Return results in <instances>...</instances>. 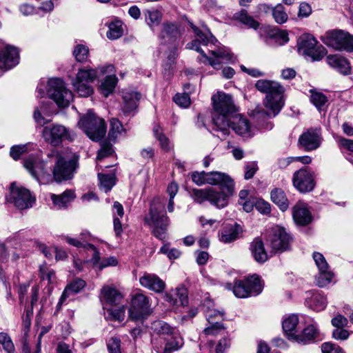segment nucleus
Masks as SVG:
<instances>
[{"label":"nucleus","instance_id":"f257e3e1","mask_svg":"<svg viewBox=\"0 0 353 353\" xmlns=\"http://www.w3.org/2000/svg\"><path fill=\"white\" fill-rule=\"evenodd\" d=\"M208 184L219 185L220 191L213 188L203 189L192 188L189 190V194L194 202L201 204L205 201L219 209L228 205L229 198L234 194V183L233 179L227 174L214 171L208 172Z\"/></svg>","mask_w":353,"mask_h":353},{"label":"nucleus","instance_id":"f03ea898","mask_svg":"<svg viewBox=\"0 0 353 353\" xmlns=\"http://www.w3.org/2000/svg\"><path fill=\"white\" fill-rule=\"evenodd\" d=\"M165 199L154 198L148 213L143 219L144 224L149 227L151 233L157 239L163 240L170 225V219L165 211Z\"/></svg>","mask_w":353,"mask_h":353},{"label":"nucleus","instance_id":"7ed1b4c3","mask_svg":"<svg viewBox=\"0 0 353 353\" xmlns=\"http://www.w3.org/2000/svg\"><path fill=\"white\" fill-rule=\"evenodd\" d=\"M214 113L212 121L216 130H219L224 135L228 134V119L236 110L232 97L222 92H219L212 97Z\"/></svg>","mask_w":353,"mask_h":353},{"label":"nucleus","instance_id":"20e7f679","mask_svg":"<svg viewBox=\"0 0 353 353\" xmlns=\"http://www.w3.org/2000/svg\"><path fill=\"white\" fill-rule=\"evenodd\" d=\"M256 88L262 93L266 94L263 101L268 110L265 112L268 117L276 116L284 105L283 87L278 82L266 79H259L255 83Z\"/></svg>","mask_w":353,"mask_h":353},{"label":"nucleus","instance_id":"39448f33","mask_svg":"<svg viewBox=\"0 0 353 353\" xmlns=\"http://www.w3.org/2000/svg\"><path fill=\"white\" fill-rule=\"evenodd\" d=\"M48 157L54 159V161L52 174L55 181L60 183L73 177L78 160L75 156L69 157L53 150L48 154Z\"/></svg>","mask_w":353,"mask_h":353},{"label":"nucleus","instance_id":"423d86ee","mask_svg":"<svg viewBox=\"0 0 353 353\" xmlns=\"http://www.w3.org/2000/svg\"><path fill=\"white\" fill-rule=\"evenodd\" d=\"M79 127L92 141H101L106 133L104 119L99 117L92 110L82 116L78 122Z\"/></svg>","mask_w":353,"mask_h":353},{"label":"nucleus","instance_id":"0eeeda50","mask_svg":"<svg viewBox=\"0 0 353 353\" xmlns=\"http://www.w3.org/2000/svg\"><path fill=\"white\" fill-rule=\"evenodd\" d=\"M322 42L339 51L353 52V35L342 30H332L321 37Z\"/></svg>","mask_w":353,"mask_h":353},{"label":"nucleus","instance_id":"6e6552de","mask_svg":"<svg viewBox=\"0 0 353 353\" xmlns=\"http://www.w3.org/2000/svg\"><path fill=\"white\" fill-rule=\"evenodd\" d=\"M41 134L44 141L54 147L59 146L66 141L71 142L74 139V134L72 131L59 123H52L44 126Z\"/></svg>","mask_w":353,"mask_h":353},{"label":"nucleus","instance_id":"1a4fd4ad","mask_svg":"<svg viewBox=\"0 0 353 353\" xmlns=\"http://www.w3.org/2000/svg\"><path fill=\"white\" fill-rule=\"evenodd\" d=\"M297 48L299 54L310 57L313 61L321 60L327 54L326 49L322 45H318L316 39L310 34L299 37Z\"/></svg>","mask_w":353,"mask_h":353},{"label":"nucleus","instance_id":"9d476101","mask_svg":"<svg viewBox=\"0 0 353 353\" xmlns=\"http://www.w3.org/2000/svg\"><path fill=\"white\" fill-rule=\"evenodd\" d=\"M263 285L260 277L256 274L243 280L235 281L232 288L234 295L238 298L257 296L261 293Z\"/></svg>","mask_w":353,"mask_h":353},{"label":"nucleus","instance_id":"9b49d317","mask_svg":"<svg viewBox=\"0 0 353 353\" xmlns=\"http://www.w3.org/2000/svg\"><path fill=\"white\" fill-rule=\"evenodd\" d=\"M48 94L59 107H67L72 99V94L68 90L61 79H50L48 81Z\"/></svg>","mask_w":353,"mask_h":353},{"label":"nucleus","instance_id":"f8f14e48","mask_svg":"<svg viewBox=\"0 0 353 353\" xmlns=\"http://www.w3.org/2000/svg\"><path fill=\"white\" fill-rule=\"evenodd\" d=\"M316 173L310 168L304 166L294 172L292 183L301 193L312 192L316 186Z\"/></svg>","mask_w":353,"mask_h":353},{"label":"nucleus","instance_id":"ddd939ff","mask_svg":"<svg viewBox=\"0 0 353 353\" xmlns=\"http://www.w3.org/2000/svg\"><path fill=\"white\" fill-rule=\"evenodd\" d=\"M7 200L13 203L17 208L22 210L32 208L35 202V197L28 189L15 186L14 183H12Z\"/></svg>","mask_w":353,"mask_h":353},{"label":"nucleus","instance_id":"4468645a","mask_svg":"<svg viewBox=\"0 0 353 353\" xmlns=\"http://www.w3.org/2000/svg\"><path fill=\"white\" fill-rule=\"evenodd\" d=\"M149 299L141 293L135 294L132 296L131 305L129 308V318L134 321H142L150 314Z\"/></svg>","mask_w":353,"mask_h":353},{"label":"nucleus","instance_id":"2eb2a0df","mask_svg":"<svg viewBox=\"0 0 353 353\" xmlns=\"http://www.w3.org/2000/svg\"><path fill=\"white\" fill-rule=\"evenodd\" d=\"M151 343L153 349L157 353H173L183 345V338L176 331L163 341L154 337L151 339Z\"/></svg>","mask_w":353,"mask_h":353},{"label":"nucleus","instance_id":"dca6fc26","mask_svg":"<svg viewBox=\"0 0 353 353\" xmlns=\"http://www.w3.org/2000/svg\"><path fill=\"white\" fill-rule=\"evenodd\" d=\"M269 241L273 251L282 252L289 249L292 237L285 228L276 226L272 229Z\"/></svg>","mask_w":353,"mask_h":353},{"label":"nucleus","instance_id":"f3484780","mask_svg":"<svg viewBox=\"0 0 353 353\" xmlns=\"http://www.w3.org/2000/svg\"><path fill=\"white\" fill-rule=\"evenodd\" d=\"M321 128H310L299 138V143L306 151L317 149L321 143Z\"/></svg>","mask_w":353,"mask_h":353},{"label":"nucleus","instance_id":"a211bd4d","mask_svg":"<svg viewBox=\"0 0 353 353\" xmlns=\"http://www.w3.org/2000/svg\"><path fill=\"white\" fill-rule=\"evenodd\" d=\"M19 62V52L13 46H8L0 50V69L8 70Z\"/></svg>","mask_w":353,"mask_h":353},{"label":"nucleus","instance_id":"6ab92c4d","mask_svg":"<svg viewBox=\"0 0 353 353\" xmlns=\"http://www.w3.org/2000/svg\"><path fill=\"white\" fill-rule=\"evenodd\" d=\"M23 166L37 181H40V177H43L48 174L45 168L44 161L33 154L24 159Z\"/></svg>","mask_w":353,"mask_h":353},{"label":"nucleus","instance_id":"aec40b11","mask_svg":"<svg viewBox=\"0 0 353 353\" xmlns=\"http://www.w3.org/2000/svg\"><path fill=\"white\" fill-rule=\"evenodd\" d=\"M141 97V94L135 91H123L122 94L123 104L121 110L125 116L134 115L138 106V102Z\"/></svg>","mask_w":353,"mask_h":353},{"label":"nucleus","instance_id":"412c9836","mask_svg":"<svg viewBox=\"0 0 353 353\" xmlns=\"http://www.w3.org/2000/svg\"><path fill=\"white\" fill-rule=\"evenodd\" d=\"M101 299L106 306L113 307L122 303L123 296L115 288L105 285L101 290Z\"/></svg>","mask_w":353,"mask_h":353},{"label":"nucleus","instance_id":"4be33fe9","mask_svg":"<svg viewBox=\"0 0 353 353\" xmlns=\"http://www.w3.org/2000/svg\"><path fill=\"white\" fill-rule=\"evenodd\" d=\"M139 283L143 287L157 293L162 292L165 288V282L154 274L145 273L139 278Z\"/></svg>","mask_w":353,"mask_h":353},{"label":"nucleus","instance_id":"5701e85b","mask_svg":"<svg viewBox=\"0 0 353 353\" xmlns=\"http://www.w3.org/2000/svg\"><path fill=\"white\" fill-rule=\"evenodd\" d=\"M152 339L157 337L161 340L166 339L176 332L174 327L170 325L168 323L161 321H154L150 325Z\"/></svg>","mask_w":353,"mask_h":353},{"label":"nucleus","instance_id":"b1692460","mask_svg":"<svg viewBox=\"0 0 353 353\" xmlns=\"http://www.w3.org/2000/svg\"><path fill=\"white\" fill-rule=\"evenodd\" d=\"M228 129L232 128L241 136H250V123L248 119L241 114H234L228 119Z\"/></svg>","mask_w":353,"mask_h":353},{"label":"nucleus","instance_id":"393cba45","mask_svg":"<svg viewBox=\"0 0 353 353\" xmlns=\"http://www.w3.org/2000/svg\"><path fill=\"white\" fill-rule=\"evenodd\" d=\"M292 216L295 223L300 225H306L312 221V215L307 205L298 202L292 208Z\"/></svg>","mask_w":353,"mask_h":353},{"label":"nucleus","instance_id":"a878e982","mask_svg":"<svg viewBox=\"0 0 353 353\" xmlns=\"http://www.w3.org/2000/svg\"><path fill=\"white\" fill-rule=\"evenodd\" d=\"M326 61L330 67L342 74L347 75L351 72V67L349 61L341 55H329L326 58Z\"/></svg>","mask_w":353,"mask_h":353},{"label":"nucleus","instance_id":"bb28decb","mask_svg":"<svg viewBox=\"0 0 353 353\" xmlns=\"http://www.w3.org/2000/svg\"><path fill=\"white\" fill-rule=\"evenodd\" d=\"M250 250L252 256L256 262L263 263L268 261V255L265 250L264 243L261 238L256 237L250 243Z\"/></svg>","mask_w":353,"mask_h":353},{"label":"nucleus","instance_id":"cd10ccee","mask_svg":"<svg viewBox=\"0 0 353 353\" xmlns=\"http://www.w3.org/2000/svg\"><path fill=\"white\" fill-rule=\"evenodd\" d=\"M165 300L171 305L185 306L188 303V290L184 287L177 288L165 295Z\"/></svg>","mask_w":353,"mask_h":353},{"label":"nucleus","instance_id":"c85d7f7f","mask_svg":"<svg viewBox=\"0 0 353 353\" xmlns=\"http://www.w3.org/2000/svg\"><path fill=\"white\" fill-rule=\"evenodd\" d=\"M319 332L314 325H310L300 334L294 336V341L301 344H307L319 338Z\"/></svg>","mask_w":353,"mask_h":353},{"label":"nucleus","instance_id":"c756f323","mask_svg":"<svg viewBox=\"0 0 353 353\" xmlns=\"http://www.w3.org/2000/svg\"><path fill=\"white\" fill-rule=\"evenodd\" d=\"M181 34L179 25L176 23L166 21L162 24L161 39H168L170 41H174L179 38Z\"/></svg>","mask_w":353,"mask_h":353},{"label":"nucleus","instance_id":"7c9ffc66","mask_svg":"<svg viewBox=\"0 0 353 353\" xmlns=\"http://www.w3.org/2000/svg\"><path fill=\"white\" fill-rule=\"evenodd\" d=\"M288 33L279 30H271L267 36L264 37V41L268 46H273V42L282 45L288 41Z\"/></svg>","mask_w":353,"mask_h":353},{"label":"nucleus","instance_id":"2f4dec72","mask_svg":"<svg viewBox=\"0 0 353 353\" xmlns=\"http://www.w3.org/2000/svg\"><path fill=\"white\" fill-rule=\"evenodd\" d=\"M234 17L236 21L245 25L248 28L256 30L260 26L259 22L256 21L252 16L250 15L246 10L242 9L235 13Z\"/></svg>","mask_w":353,"mask_h":353},{"label":"nucleus","instance_id":"473e14b6","mask_svg":"<svg viewBox=\"0 0 353 353\" xmlns=\"http://www.w3.org/2000/svg\"><path fill=\"white\" fill-rule=\"evenodd\" d=\"M241 230V228L237 223L226 225L221 231V240L224 243H230L238 238Z\"/></svg>","mask_w":353,"mask_h":353},{"label":"nucleus","instance_id":"72a5a7b5","mask_svg":"<svg viewBox=\"0 0 353 353\" xmlns=\"http://www.w3.org/2000/svg\"><path fill=\"white\" fill-rule=\"evenodd\" d=\"M299 323V318L296 315L292 314L285 319L282 323L284 332L288 335V338L290 340L294 339L296 336L295 329Z\"/></svg>","mask_w":353,"mask_h":353},{"label":"nucleus","instance_id":"f704fd0d","mask_svg":"<svg viewBox=\"0 0 353 353\" xmlns=\"http://www.w3.org/2000/svg\"><path fill=\"white\" fill-rule=\"evenodd\" d=\"M85 285V281L81 279H77L71 282L65 288L59 303H62L64 300L70 294L79 292Z\"/></svg>","mask_w":353,"mask_h":353},{"label":"nucleus","instance_id":"c9c22d12","mask_svg":"<svg viewBox=\"0 0 353 353\" xmlns=\"http://www.w3.org/2000/svg\"><path fill=\"white\" fill-rule=\"evenodd\" d=\"M271 199L282 211H285L289 206L288 200L281 189H274L271 192Z\"/></svg>","mask_w":353,"mask_h":353},{"label":"nucleus","instance_id":"e433bc0d","mask_svg":"<svg viewBox=\"0 0 353 353\" xmlns=\"http://www.w3.org/2000/svg\"><path fill=\"white\" fill-rule=\"evenodd\" d=\"M74 198V193L70 190H65L60 195L52 194L51 196L53 203L59 208L67 206Z\"/></svg>","mask_w":353,"mask_h":353},{"label":"nucleus","instance_id":"4c0bfd02","mask_svg":"<svg viewBox=\"0 0 353 353\" xmlns=\"http://www.w3.org/2000/svg\"><path fill=\"white\" fill-rule=\"evenodd\" d=\"M117 83V78L115 75H109L105 77L101 83L99 89L105 97H108L114 90Z\"/></svg>","mask_w":353,"mask_h":353},{"label":"nucleus","instance_id":"58836bf2","mask_svg":"<svg viewBox=\"0 0 353 353\" xmlns=\"http://www.w3.org/2000/svg\"><path fill=\"white\" fill-rule=\"evenodd\" d=\"M146 23L151 28L158 26L162 20L163 14L158 10H147L144 12Z\"/></svg>","mask_w":353,"mask_h":353},{"label":"nucleus","instance_id":"ea45409f","mask_svg":"<svg viewBox=\"0 0 353 353\" xmlns=\"http://www.w3.org/2000/svg\"><path fill=\"white\" fill-rule=\"evenodd\" d=\"M110 125L108 137L110 140L115 141L122 132H125V129L121 121L117 118H112L110 121Z\"/></svg>","mask_w":353,"mask_h":353},{"label":"nucleus","instance_id":"a19ab883","mask_svg":"<svg viewBox=\"0 0 353 353\" xmlns=\"http://www.w3.org/2000/svg\"><path fill=\"white\" fill-rule=\"evenodd\" d=\"M100 181V188L105 192H109L115 185L116 176L114 174H98Z\"/></svg>","mask_w":353,"mask_h":353},{"label":"nucleus","instance_id":"79ce46f5","mask_svg":"<svg viewBox=\"0 0 353 353\" xmlns=\"http://www.w3.org/2000/svg\"><path fill=\"white\" fill-rule=\"evenodd\" d=\"M109 30L107 32V37L110 39H117L123 35L121 22L116 21L109 24Z\"/></svg>","mask_w":353,"mask_h":353},{"label":"nucleus","instance_id":"37998d69","mask_svg":"<svg viewBox=\"0 0 353 353\" xmlns=\"http://www.w3.org/2000/svg\"><path fill=\"white\" fill-rule=\"evenodd\" d=\"M97 78V72L93 69H80L77 74V81L91 83Z\"/></svg>","mask_w":353,"mask_h":353},{"label":"nucleus","instance_id":"c03bdc74","mask_svg":"<svg viewBox=\"0 0 353 353\" xmlns=\"http://www.w3.org/2000/svg\"><path fill=\"white\" fill-rule=\"evenodd\" d=\"M272 16L277 23L282 24L288 21V16L285 8L281 3L277 4L272 10Z\"/></svg>","mask_w":353,"mask_h":353},{"label":"nucleus","instance_id":"a18cd8bd","mask_svg":"<svg viewBox=\"0 0 353 353\" xmlns=\"http://www.w3.org/2000/svg\"><path fill=\"white\" fill-rule=\"evenodd\" d=\"M333 272L330 270L319 271V274L316 279V285L320 288L325 287L332 280Z\"/></svg>","mask_w":353,"mask_h":353},{"label":"nucleus","instance_id":"49530a36","mask_svg":"<svg viewBox=\"0 0 353 353\" xmlns=\"http://www.w3.org/2000/svg\"><path fill=\"white\" fill-rule=\"evenodd\" d=\"M108 312L114 320L122 321L125 317V307L122 303L117 305L107 308Z\"/></svg>","mask_w":353,"mask_h":353},{"label":"nucleus","instance_id":"de8ad7c7","mask_svg":"<svg viewBox=\"0 0 353 353\" xmlns=\"http://www.w3.org/2000/svg\"><path fill=\"white\" fill-rule=\"evenodd\" d=\"M89 83L81 82L75 81L73 85L77 93L83 97H87L93 92L92 88L88 85Z\"/></svg>","mask_w":353,"mask_h":353},{"label":"nucleus","instance_id":"09e8293b","mask_svg":"<svg viewBox=\"0 0 353 353\" xmlns=\"http://www.w3.org/2000/svg\"><path fill=\"white\" fill-rule=\"evenodd\" d=\"M312 304L313 310L316 311L323 310L327 305L326 297L321 294H315L312 297Z\"/></svg>","mask_w":353,"mask_h":353},{"label":"nucleus","instance_id":"8fccbe9b","mask_svg":"<svg viewBox=\"0 0 353 353\" xmlns=\"http://www.w3.org/2000/svg\"><path fill=\"white\" fill-rule=\"evenodd\" d=\"M113 152L112 145L108 141H103L101 143V148L98 151L97 159L101 161L103 159L111 156Z\"/></svg>","mask_w":353,"mask_h":353},{"label":"nucleus","instance_id":"3c124183","mask_svg":"<svg viewBox=\"0 0 353 353\" xmlns=\"http://www.w3.org/2000/svg\"><path fill=\"white\" fill-rule=\"evenodd\" d=\"M88 52L89 50L87 46L82 44H79L75 47L73 51V55L77 61L83 62L87 60Z\"/></svg>","mask_w":353,"mask_h":353},{"label":"nucleus","instance_id":"603ef678","mask_svg":"<svg viewBox=\"0 0 353 353\" xmlns=\"http://www.w3.org/2000/svg\"><path fill=\"white\" fill-rule=\"evenodd\" d=\"M210 325L205 327L203 332L205 335L216 336L225 330L224 325L220 322H212Z\"/></svg>","mask_w":353,"mask_h":353},{"label":"nucleus","instance_id":"864d4df0","mask_svg":"<svg viewBox=\"0 0 353 353\" xmlns=\"http://www.w3.org/2000/svg\"><path fill=\"white\" fill-rule=\"evenodd\" d=\"M0 343L7 353H14V346L10 337L4 332L0 333Z\"/></svg>","mask_w":353,"mask_h":353},{"label":"nucleus","instance_id":"5fc2aeb1","mask_svg":"<svg viewBox=\"0 0 353 353\" xmlns=\"http://www.w3.org/2000/svg\"><path fill=\"white\" fill-rule=\"evenodd\" d=\"M310 101L319 110H321L327 102V97L321 92H312Z\"/></svg>","mask_w":353,"mask_h":353},{"label":"nucleus","instance_id":"6e6d98bb","mask_svg":"<svg viewBox=\"0 0 353 353\" xmlns=\"http://www.w3.org/2000/svg\"><path fill=\"white\" fill-rule=\"evenodd\" d=\"M322 353H345L338 345L332 342L323 343L321 345Z\"/></svg>","mask_w":353,"mask_h":353},{"label":"nucleus","instance_id":"4d7b16f0","mask_svg":"<svg viewBox=\"0 0 353 353\" xmlns=\"http://www.w3.org/2000/svg\"><path fill=\"white\" fill-rule=\"evenodd\" d=\"M313 259L319 271L330 270V267L321 253L316 252H314Z\"/></svg>","mask_w":353,"mask_h":353},{"label":"nucleus","instance_id":"13d9d810","mask_svg":"<svg viewBox=\"0 0 353 353\" xmlns=\"http://www.w3.org/2000/svg\"><path fill=\"white\" fill-rule=\"evenodd\" d=\"M28 150V145H13L10 148V155L14 160H18Z\"/></svg>","mask_w":353,"mask_h":353},{"label":"nucleus","instance_id":"bf43d9fd","mask_svg":"<svg viewBox=\"0 0 353 353\" xmlns=\"http://www.w3.org/2000/svg\"><path fill=\"white\" fill-rule=\"evenodd\" d=\"M208 172H193L191 174L192 180L197 185H203L208 183Z\"/></svg>","mask_w":353,"mask_h":353},{"label":"nucleus","instance_id":"052dcab7","mask_svg":"<svg viewBox=\"0 0 353 353\" xmlns=\"http://www.w3.org/2000/svg\"><path fill=\"white\" fill-rule=\"evenodd\" d=\"M210 53L215 58H221L229 61H233V54L228 49L219 48L216 50H212Z\"/></svg>","mask_w":353,"mask_h":353},{"label":"nucleus","instance_id":"680f3d73","mask_svg":"<svg viewBox=\"0 0 353 353\" xmlns=\"http://www.w3.org/2000/svg\"><path fill=\"white\" fill-rule=\"evenodd\" d=\"M108 349L110 353H121V340L118 337H112L107 343Z\"/></svg>","mask_w":353,"mask_h":353},{"label":"nucleus","instance_id":"e2e57ef3","mask_svg":"<svg viewBox=\"0 0 353 353\" xmlns=\"http://www.w3.org/2000/svg\"><path fill=\"white\" fill-rule=\"evenodd\" d=\"M223 312H221L216 310H211L206 312L205 316L208 323H212V322H219V321L223 320Z\"/></svg>","mask_w":353,"mask_h":353},{"label":"nucleus","instance_id":"0e129e2a","mask_svg":"<svg viewBox=\"0 0 353 353\" xmlns=\"http://www.w3.org/2000/svg\"><path fill=\"white\" fill-rule=\"evenodd\" d=\"M173 100L177 105L183 108H187L190 104V98L188 94H176Z\"/></svg>","mask_w":353,"mask_h":353},{"label":"nucleus","instance_id":"69168bd1","mask_svg":"<svg viewBox=\"0 0 353 353\" xmlns=\"http://www.w3.org/2000/svg\"><path fill=\"white\" fill-rule=\"evenodd\" d=\"M244 168V178L245 179L248 180L254 176L256 172L258 170V165L256 162H249L245 165Z\"/></svg>","mask_w":353,"mask_h":353},{"label":"nucleus","instance_id":"338daca9","mask_svg":"<svg viewBox=\"0 0 353 353\" xmlns=\"http://www.w3.org/2000/svg\"><path fill=\"white\" fill-rule=\"evenodd\" d=\"M312 12L311 6L307 2H301L299 5L298 17L300 18L308 17Z\"/></svg>","mask_w":353,"mask_h":353},{"label":"nucleus","instance_id":"774afa93","mask_svg":"<svg viewBox=\"0 0 353 353\" xmlns=\"http://www.w3.org/2000/svg\"><path fill=\"white\" fill-rule=\"evenodd\" d=\"M332 325L336 328H344L348 324L347 318L341 314H337L331 321Z\"/></svg>","mask_w":353,"mask_h":353}]
</instances>
